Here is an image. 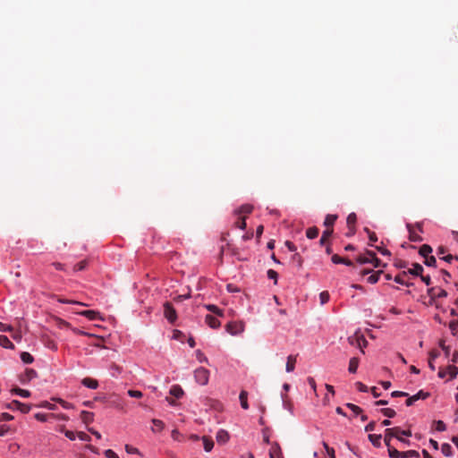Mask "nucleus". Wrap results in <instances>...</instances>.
<instances>
[{
    "label": "nucleus",
    "mask_w": 458,
    "mask_h": 458,
    "mask_svg": "<svg viewBox=\"0 0 458 458\" xmlns=\"http://www.w3.org/2000/svg\"><path fill=\"white\" fill-rule=\"evenodd\" d=\"M403 434L405 437H411V431L410 429L404 430L399 427H394L391 428H386L385 430L384 441L386 445L387 446L388 455L390 458H402V452H399L397 449L393 447L390 444L391 439L393 438V435Z\"/></svg>",
    "instance_id": "1"
},
{
    "label": "nucleus",
    "mask_w": 458,
    "mask_h": 458,
    "mask_svg": "<svg viewBox=\"0 0 458 458\" xmlns=\"http://www.w3.org/2000/svg\"><path fill=\"white\" fill-rule=\"evenodd\" d=\"M194 377L199 385L205 386L208 382L209 371L207 369L200 367L195 370Z\"/></svg>",
    "instance_id": "2"
},
{
    "label": "nucleus",
    "mask_w": 458,
    "mask_h": 458,
    "mask_svg": "<svg viewBox=\"0 0 458 458\" xmlns=\"http://www.w3.org/2000/svg\"><path fill=\"white\" fill-rule=\"evenodd\" d=\"M164 316L170 323H174L177 319L176 310L168 301L164 303Z\"/></svg>",
    "instance_id": "3"
},
{
    "label": "nucleus",
    "mask_w": 458,
    "mask_h": 458,
    "mask_svg": "<svg viewBox=\"0 0 458 458\" xmlns=\"http://www.w3.org/2000/svg\"><path fill=\"white\" fill-rule=\"evenodd\" d=\"M6 408L10 410H19L22 413L30 412L31 406L27 403H21L20 401L13 400L12 403L6 404Z\"/></svg>",
    "instance_id": "4"
},
{
    "label": "nucleus",
    "mask_w": 458,
    "mask_h": 458,
    "mask_svg": "<svg viewBox=\"0 0 458 458\" xmlns=\"http://www.w3.org/2000/svg\"><path fill=\"white\" fill-rule=\"evenodd\" d=\"M446 375H449L450 378L453 379L458 375V368L454 365H449L445 369H440L438 371L439 377H445Z\"/></svg>",
    "instance_id": "5"
},
{
    "label": "nucleus",
    "mask_w": 458,
    "mask_h": 458,
    "mask_svg": "<svg viewBox=\"0 0 458 458\" xmlns=\"http://www.w3.org/2000/svg\"><path fill=\"white\" fill-rule=\"evenodd\" d=\"M349 343L352 345H358L361 350L367 344V341L362 335L356 333L354 335L348 338Z\"/></svg>",
    "instance_id": "6"
},
{
    "label": "nucleus",
    "mask_w": 458,
    "mask_h": 458,
    "mask_svg": "<svg viewBox=\"0 0 458 458\" xmlns=\"http://www.w3.org/2000/svg\"><path fill=\"white\" fill-rule=\"evenodd\" d=\"M225 327L226 331L232 335H238L243 331V326L237 322H229Z\"/></svg>",
    "instance_id": "7"
},
{
    "label": "nucleus",
    "mask_w": 458,
    "mask_h": 458,
    "mask_svg": "<svg viewBox=\"0 0 458 458\" xmlns=\"http://www.w3.org/2000/svg\"><path fill=\"white\" fill-rule=\"evenodd\" d=\"M76 314L86 317L89 320L102 319L100 313L96 310H82L75 312Z\"/></svg>",
    "instance_id": "8"
},
{
    "label": "nucleus",
    "mask_w": 458,
    "mask_h": 458,
    "mask_svg": "<svg viewBox=\"0 0 458 458\" xmlns=\"http://www.w3.org/2000/svg\"><path fill=\"white\" fill-rule=\"evenodd\" d=\"M356 221H357V216H356L355 213L349 214V216H347V219H346L347 225L350 229V233H347L348 236L352 235L354 233V225L356 224Z\"/></svg>",
    "instance_id": "9"
},
{
    "label": "nucleus",
    "mask_w": 458,
    "mask_h": 458,
    "mask_svg": "<svg viewBox=\"0 0 458 458\" xmlns=\"http://www.w3.org/2000/svg\"><path fill=\"white\" fill-rule=\"evenodd\" d=\"M428 294L431 297V298H445L447 296V293L445 290L444 289H438L437 292H436V289L435 288H429L428 290Z\"/></svg>",
    "instance_id": "10"
},
{
    "label": "nucleus",
    "mask_w": 458,
    "mask_h": 458,
    "mask_svg": "<svg viewBox=\"0 0 458 458\" xmlns=\"http://www.w3.org/2000/svg\"><path fill=\"white\" fill-rule=\"evenodd\" d=\"M38 377L36 370L33 369H26L24 376L21 378V383L30 381L31 379Z\"/></svg>",
    "instance_id": "11"
},
{
    "label": "nucleus",
    "mask_w": 458,
    "mask_h": 458,
    "mask_svg": "<svg viewBox=\"0 0 458 458\" xmlns=\"http://www.w3.org/2000/svg\"><path fill=\"white\" fill-rule=\"evenodd\" d=\"M407 229L409 231V239L411 242H422V240H423L422 237L413 231V226L411 225L408 224Z\"/></svg>",
    "instance_id": "12"
},
{
    "label": "nucleus",
    "mask_w": 458,
    "mask_h": 458,
    "mask_svg": "<svg viewBox=\"0 0 458 458\" xmlns=\"http://www.w3.org/2000/svg\"><path fill=\"white\" fill-rule=\"evenodd\" d=\"M412 268L408 269L407 274H411L416 276H420L423 273V267L420 265L419 263H413Z\"/></svg>",
    "instance_id": "13"
},
{
    "label": "nucleus",
    "mask_w": 458,
    "mask_h": 458,
    "mask_svg": "<svg viewBox=\"0 0 458 458\" xmlns=\"http://www.w3.org/2000/svg\"><path fill=\"white\" fill-rule=\"evenodd\" d=\"M81 384L84 386L89 387L90 389H97L98 386V380L93 379L91 377H85V378H83L82 381H81Z\"/></svg>",
    "instance_id": "14"
},
{
    "label": "nucleus",
    "mask_w": 458,
    "mask_h": 458,
    "mask_svg": "<svg viewBox=\"0 0 458 458\" xmlns=\"http://www.w3.org/2000/svg\"><path fill=\"white\" fill-rule=\"evenodd\" d=\"M205 321L211 328H217L220 327V321L212 315H207Z\"/></svg>",
    "instance_id": "15"
},
{
    "label": "nucleus",
    "mask_w": 458,
    "mask_h": 458,
    "mask_svg": "<svg viewBox=\"0 0 458 458\" xmlns=\"http://www.w3.org/2000/svg\"><path fill=\"white\" fill-rule=\"evenodd\" d=\"M296 356L294 355H289L287 357V361H286V367H285V369L287 372H293L295 369V365H296Z\"/></svg>",
    "instance_id": "16"
},
{
    "label": "nucleus",
    "mask_w": 458,
    "mask_h": 458,
    "mask_svg": "<svg viewBox=\"0 0 458 458\" xmlns=\"http://www.w3.org/2000/svg\"><path fill=\"white\" fill-rule=\"evenodd\" d=\"M366 254L371 258L369 263H371L375 267H379L381 266L385 267V265L382 264L381 260L376 256L375 252L371 250H367Z\"/></svg>",
    "instance_id": "17"
},
{
    "label": "nucleus",
    "mask_w": 458,
    "mask_h": 458,
    "mask_svg": "<svg viewBox=\"0 0 458 458\" xmlns=\"http://www.w3.org/2000/svg\"><path fill=\"white\" fill-rule=\"evenodd\" d=\"M241 406L244 410L249 409V403H248V392L245 390H242L239 395Z\"/></svg>",
    "instance_id": "18"
},
{
    "label": "nucleus",
    "mask_w": 458,
    "mask_h": 458,
    "mask_svg": "<svg viewBox=\"0 0 458 458\" xmlns=\"http://www.w3.org/2000/svg\"><path fill=\"white\" fill-rule=\"evenodd\" d=\"M253 210V207L250 204H245L240 207L237 210H235L236 215H248L250 214Z\"/></svg>",
    "instance_id": "19"
},
{
    "label": "nucleus",
    "mask_w": 458,
    "mask_h": 458,
    "mask_svg": "<svg viewBox=\"0 0 458 458\" xmlns=\"http://www.w3.org/2000/svg\"><path fill=\"white\" fill-rule=\"evenodd\" d=\"M170 394L179 399L183 395V390L179 385H174L170 389Z\"/></svg>",
    "instance_id": "20"
},
{
    "label": "nucleus",
    "mask_w": 458,
    "mask_h": 458,
    "mask_svg": "<svg viewBox=\"0 0 458 458\" xmlns=\"http://www.w3.org/2000/svg\"><path fill=\"white\" fill-rule=\"evenodd\" d=\"M94 414L88 411H82L81 412V419L86 424H89L93 421Z\"/></svg>",
    "instance_id": "21"
},
{
    "label": "nucleus",
    "mask_w": 458,
    "mask_h": 458,
    "mask_svg": "<svg viewBox=\"0 0 458 458\" xmlns=\"http://www.w3.org/2000/svg\"><path fill=\"white\" fill-rule=\"evenodd\" d=\"M229 439V434L225 430H219L216 434V441L219 444H225Z\"/></svg>",
    "instance_id": "22"
},
{
    "label": "nucleus",
    "mask_w": 458,
    "mask_h": 458,
    "mask_svg": "<svg viewBox=\"0 0 458 458\" xmlns=\"http://www.w3.org/2000/svg\"><path fill=\"white\" fill-rule=\"evenodd\" d=\"M0 345L6 349H14L13 344L8 339L7 336L0 335Z\"/></svg>",
    "instance_id": "23"
},
{
    "label": "nucleus",
    "mask_w": 458,
    "mask_h": 458,
    "mask_svg": "<svg viewBox=\"0 0 458 458\" xmlns=\"http://www.w3.org/2000/svg\"><path fill=\"white\" fill-rule=\"evenodd\" d=\"M336 219H337V216L336 215L329 214L325 218L324 225L327 228H333V225H334L335 222L336 221Z\"/></svg>",
    "instance_id": "24"
},
{
    "label": "nucleus",
    "mask_w": 458,
    "mask_h": 458,
    "mask_svg": "<svg viewBox=\"0 0 458 458\" xmlns=\"http://www.w3.org/2000/svg\"><path fill=\"white\" fill-rule=\"evenodd\" d=\"M270 458H280L282 455L281 448L277 443H275L270 451Z\"/></svg>",
    "instance_id": "25"
},
{
    "label": "nucleus",
    "mask_w": 458,
    "mask_h": 458,
    "mask_svg": "<svg viewBox=\"0 0 458 458\" xmlns=\"http://www.w3.org/2000/svg\"><path fill=\"white\" fill-rule=\"evenodd\" d=\"M359 366V360L358 358H352L349 361V368L348 370L350 373H355L357 371Z\"/></svg>",
    "instance_id": "26"
},
{
    "label": "nucleus",
    "mask_w": 458,
    "mask_h": 458,
    "mask_svg": "<svg viewBox=\"0 0 458 458\" xmlns=\"http://www.w3.org/2000/svg\"><path fill=\"white\" fill-rule=\"evenodd\" d=\"M382 438L381 435H376V434H369V439L372 443L374 446L379 447L381 443L380 440Z\"/></svg>",
    "instance_id": "27"
},
{
    "label": "nucleus",
    "mask_w": 458,
    "mask_h": 458,
    "mask_svg": "<svg viewBox=\"0 0 458 458\" xmlns=\"http://www.w3.org/2000/svg\"><path fill=\"white\" fill-rule=\"evenodd\" d=\"M432 252V248L428 244H423L419 250V253L425 259L429 257L428 255Z\"/></svg>",
    "instance_id": "28"
},
{
    "label": "nucleus",
    "mask_w": 458,
    "mask_h": 458,
    "mask_svg": "<svg viewBox=\"0 0 458 458\" xmlns=\"http://www.w3.org/2000/svg\"><path fill=\"white\" fill-rule=\"evenodd\" d=\"M318 233H319V230L317 227H315V226L310 227L306 231V236L309 239H315L318 237Z\"/></svg>",
    "instance_id": "29"
},
{
    "label": "nucleus",
    "mask_w": 458,
    "mask_h": 458,
    "mask_svg": "<svg viewBox=\"0 0 458 458\" xmlns=\"http://www.w3.org/2000/svg\"><path fill=\"white\" fill-rule=\"evenodd\" d=\"M383 274V271L382 270H378L373 274H371L368 278H367V282L369 283V284H376L377 283V281L379 280V276L380 275Z\"/></svg>",
    "instance_id": "30"
},
{
    "label": "nucleus",
    "mask_w": 458,
    "mask_h": 458,
    "mask_svg": "<svg viewBox=\"0 0 458 458\" xmlns=\"http://www.w3.org/2000/svg\"><path fill=\"white\" fill-rule=\"evenodd\" d=\"M439 352H435V351H432L430 353H429V358H428V367L430 368L431 370H435L436 368H435V365H434V360L438 356Z\"/></svg>",
    "instance_id": "31"
},
{
    "label": "nucleus",
    "mask_w": 458,
    "mask_h": 458,
    "mask_svg": "<svg viewBox=\"0 0 458 458\" xmlns=\"http://www.w3.org/2000/svg\"><path fill=\"white\" fill-rule=\"evenodd\" d=\"M21 360L26 364H30L33 362L34 358L30 353L23 352L21 353Z\"/></svg>",
    "instance_id": "32"
},
{
    "label": "nucleus",
    "mask_w": 458,
    "mask_h": 458,
    "mask_svg": "<svg viewBox=\"0 0 458 458\" xmlns=\"http://www.w3.org/2000/svg\"><path fill=\"white\" fill-rule=\"evenodd\" d=\"M441 452L446 457L452 456V454H453L452 446L449 444L445 443L441 446Z\"/></svg>",
    "instance_id": "33"
},
{
    "label": "nucleus",
    "mask_w": 458,
    "mask_h": 458,
    "mask_svg": "<svg viewBox=\"0 0 458 458\" xmlns=\"http://www.w3.org/2000/svg\"><path fill=\"white\" fill-rule=\"evenodd\" d=\"M202 440H203V445H204L205 451L206 452H210L212 450L213 446H214V442L211 439H209V438H208L206 437H203Z\"/></svg>",
    "instance_id": "34"
},
{
    "label": "nucleus",
    "mask_w": 458,
    "mask_h": 458,
    "mask_svg": "<svg viewBox=\"0 0 458 458\" xmlns=\"http://www.w3.org/2000/svg\"><path fill=\"white\" fill-rule=\"evenodd\" d=\"M407 276V272H406V271H403V273H401V274H399V275L395 276V277L394 278V282H396V283H398V284H405V285L409 286L410 284H409L408 283H406V282L404 281V279H403V278H404V276Z\"/></svg>",
    "instance_id": "35"
},
{
    "label": "nucleus",
    "mask_w": 458,
    "mask_h": 458,
    "mask_svg": "<svg viewBox=\"0 0 458 458\" xmlns=\"http://www.w3.org/2000/svg\"><path fill=\"white\" fill-rule=\"evenodd\" d=\"M380 412L387 418H394L396 415L395 411L391 408H383L380 410Z\"/></svg>",
    "instance_id": "36"
},
{
    "label": "nucleus",
    "mask_w": 458,
    "mask_h": 458,
    "mask_svg": "<svg viewBox=\"0 0 458 458\" xmlns=\"http://www.w3.org/2000/svg\"><path fill=\"white\" fill-rule=\"evenodd\" d=\"M206 308H207L208 310L215 313L216 315H217L219 317H223V315H224L222 310H220L216 305L209 304V305H207Z\"/></svg>",
    "instance_id": "37"
},
{
    "label": "nucleus",
    "mask_w": 458,
    "mask_h": 458,
    "mask_svg": "<svg viewBox=\"0 0 458 458\" xmlns=\"http://www.w3.org/2000/svg\"><path fill=\"white\" fill-rule=\"evenodd\" d=\"M57 301L61 303L76 304V305H80V306H88V304H86L84 302H81V301H73V300L64 299V298H58Z\"/></svg>",
    "instance_id": "38"
},
{
    "label": "nucleus",
    "mask_w": 458,
    "mask_h": 458,
    "mask_svg": "<svg viewBox=\"0 0 458 458\" xmlns=\"http://www.w3.org/2000/svg\"><path fill=\"white\" fill-rule=\"evenodd\" d=\"M435 429L438 432H444L446 430V426L443 420H435Z\"/></svg>",
    "instance_id": "39"
},
{
    "label": "nucleus",
    "mask_w": 458,
    "mask_h": 458,
    "mask_svg": "<svg viewBox=\"0 0 458 458\" xmlns=\"http://www.w3.org/2000/svg\"><path fill=\"white\" fill-rule=\"evenodd\" d=\"M152 423L154 425V427L152 428L153 431H160L164 428V422L160 420L154 419L152 420Z\"/></svg>",
    "instance_id": "40"
},
{
    "label": "nucleus",
    "mask_w": 458,
    "mask_h": 458,
    "mask_svg": "<svg viewBox=\"0 0 458 458\" xmlns=\"http://www.w3.org/2000/svg\"><path fill=\"white\" fill-rule=\"evenodd\" d=\"M449 328L454 335L458 336V320H453L449 324Z\"/></svg>",
    "instance_id": "41"
},
{
    "label": "nucleus",
    "mask_w": 458,
    "mask_h": 458,
    "mask_svg": "<svg viewBox=\"0 0 458 458\" xmlns=\"http://www.w3.org/2000/svg\"><path fill=\"white\" fill-rule=\"evenodd\" d=\"M419 457V453L415 450L402 452V458Z\"/></svg>",
    "instance_id": "42"
},
{
    "label": "nucleus",
    "mask_w": 458,
    "mask_h": 458,
    "mask_svg": "<svg viewBox=\"0 0 458 458\" xmlns=\"http://www.w3.org/2000/svg\"><path fill=\"white\" fill-rule=\"evenodd\" d=\"M246 216H242L239 217L238 221L235 223V226L243 230L246 228Z\"/></svg>",
    "instance_id": "43"
},
{
    "label": "nucleus",
    "mask_w": 458,
    "mask_h": 458,
    "mask_svg": "<svg viewBox=\"0 0 458 458\" xmlns=\"http://www.w3.org/2000/svg\"><path fill=\"white\" fill-rule=\"evenodd\" d=\"M87 265H88V261L86 259L81 260L74 266L73 270L74 271H82L86 268Z\"/></svg>",
    "instance_id": "44"
},
{
    "label": "nucleus",
    "mask_w": 458,
    "mask_h": 458,
    "mask_svg": "<svg viewBox=\"0 0 458 458\" xmlns=\"http://www.w3.org/2000/svg\"><path fill=\"white\" fill-rule=\"evenodd\" d=\"M54 401L57 402L58 403H60L64 409H72L73 408V405L72 403H68L61 398H54L53 399Z\"/></svg>",
    "instance_id": "45"
},
{
    "label": "nucleus",
    "mask_w": 458,
    "mask_h": 458,
    "mask_svg": "<svg viewBox=\"0 0 458 458\" xmlns=\"http://www.w3.org/2000/svg\"><path fill=\"white\" fill-rule=\"evenodd\" d=\"M430 394L428 392H424L423 390H420L416 394H414L415 398L418 400H425L429 397Z\"/></svg>",
    "instance_id": "46"
},
{
    "label": "nucleus",
    "mask_w": 458,
    "mask_h": 458,
    "mask_svg": "<svg viewBox=\"0 0 458 458\" xmlns=\"http://www.w3.org/2000/svg\"><path fill=\"white\" fill-rule=\"evenodd\" d=\"M17 394H19L21 397L27 398L30 396V392L29 390L21 389V388H15L13 390Z\"/></svg>",
    "instance_id": "47"
},
{
    "label": "nucleus",
    "mask_w": 458,
    "mask_h": 458,
    "mask_svg": "<svg viewBox=\"0 0 458 458\" xmlns=\"http://www.w3.org/2000/svg\"><path fill=\"white\" fill-rule=\"evenodd\" d=\"M292 261L295 263L299 267L302 266V259L299 253H294L293 255Z\"/></svg>",
    "instance_id": "48"
},
{
    "label": "nucleus",
    "mask_w": 458,
    "mask_h": 458,
    "mask_svg": "<svg viewBox=\"0 0 458 458\" xmlns=\"http://www.w3.org/2000/svg\"><path fill=\"white\" fill-rule=\"evenodd\" d=\"M346 407H348L351 411H352L355 414H360L362 412V410L358 405H355L353 403H346Z\"/></svg>",
    "instance_id": "49"
},
{
    "label": "nucleus",
    "mask_w": 458,
    "mask_h": 458,
    "mask_svg": "<svg viewBox=\"0 0 458 458\" xmlns=\"http://www.w3.org/2000/svg\"><path fill=\"white\" fill-rule=\"evenodd\" d=\"M38 407L40 408H46V409H48V410H51V411H54L56 409V406L55 404H53V403H48L47 401H44L42 402L40 404L38 405Z\"/></svg>",
    "instance_id": "50"
},
{
    "label": "nucleus",
    "mask_w": 458,
    "mask_h": 458,
    "mask_svg": "<svg viewBox=\"0 0 458 458\" xmlns=\"http://www.w3.org/2000/svg\"><path fill=\"white\" fill-rule=\"evenodd\" d=\"M436 258L434 256H429L425 259L424 264L428 267H436Z\"/></svg>",
    "instance_id": "51"
},
{
    "label": "nucleus",
    "mask_w": 458,
    "mask_h": 458,
    "mask_svg": "<svg viewBox=\"0 0 458 458\" xmlns=\"http://www.w3.org/2000/svg\"><path fill=\"white\" fill-rule=\"evenodd\" d=\"M356 260L360 264H367V263L370 262L371 258L369 255L366 254L365 256H359V257H357Z\"/></svg>",
    "instance_id": "52"
},
{
    "label": "nucleus",
    "mask_w": 458,
    "mask_h": 458,
    "mask_svg": "<svg viewBox=\"0 0 458 458\" xmlns=\"http://www.w3.org/2000/svg\"><path fill=\"white\" fill-rule=\"evenodd\" d=\"M329 297L330 296H329L328 292L324 291V292L320 293L319 299H320L321 304L327 303L329 301Z\"/></svg>",
    "instance_id": "53"
},
{
    "label": "nucleus",
    "mask_w": 458,
    "mask_h": 458,
    "mask_svg": "<svg viewBox=\"0 0 458 458\" xmlns=\"http://www.w3.org/2000/svg\"><path fill=\"white\" fill-rule=\"evenodd\" d=\"M127 393L132 398H141L143 396L142 392L138 391V390H131V389Z\"/></svg>",
    "instance_id": "54"
},
{
    "label": "nucleus",
    "mask_w": 458,
    "mask_h": 458,
    "mask_svg": "<svg viewBox=\"0 0 458 458\" xmlns=\"http://www.w3.org/2000/svg\"><path fill=\"white\" fill-rule=\"evenodd\" d=\"M57 324L60 328H72V326L70 323H68L67 321L61 319V318H59L57 320Z\"/></svg>",
    "instance_id": "55"
},
{
    "label": "nucleus",
    "mask_w": 458,
    "mask_h": 458,
    "mask_svg": "<svg viewBox=\"0 0 458 458\" xmlns=\"http://www.w3.org/2000/svg\"><path fill=\"white\" fill-rule=\"evenodd\" d=\"M333 232H334V229L333 228H327L323 233H322V237L324 239H326L327 241H328V239L331 237V235L333 234Z\"/></svg>",
    "instance_id": "56"
},
{
    "label": "nucleus",
    "mask_w": 458,
    "mask_h": 458,
    "mask_svg": "<svg viewBox=\"0 0 458 458\" xmlns=\"http://www.w3.org/2000/svg\"><path fill=\"white\" fill-rule=\"evenodd\" d=\"M47 414L45 413H36L34 415L35 419L38 421L45 422L47 420Z\"/></svg>",
    "instance_id": "57"
},
{
    "label": "nucleus",
    "mask_w": 458,
    "mask_h": 458,
    "mask_svg": "<svg viewBox=\"0 0 458 458\" xmlns=\"http://www.w3.org/2000/svg\"><path fill=\"white\" fill-rule=\"evenodd\" d=\"M13 420V416L9 414V413H7V412H3L0 415V421H4V420L9 421V420Z\"/></svg>",
    "instance_id": "58"
},
{
    "label": "nucleus",
    "mask_w": 458,
    "mask_h": 458,
    "mask_svg": "<svg viewBox=\"0 0 458 458\" xmlns=\"http://www.w3.org/2000/svg\"><path fill=\"white\" fill-rule=\"evenodd\" d=\"M323 445L327 453V454L331 457V458H335V450L332 448V447H329L327 443H323Z\"/></svg>",
    "instance_id": "59"
},
{
    "label": "nucleus",
    "mask_w": 458,
    "mask_h": 458,
    "mask_svg": "<svg viewBox=\"0 0 458 458\" xmlns=\"http://www.w3.org/2000/svg\"><path fill=\"white\" fill-rule=\"evenodd\" d=\"M105 456L106 458H119V456L111 449H107L105 451Z\"/></svg>",
    "instance_id": "60"
},
{
    "label": "nucleus",
    "mask_w": 458,
    "mask_h": 458,
    "mask_svg": "<svg viewBox=\"0 0 458 458\" xmlns=\"http://www.w3.org/2000/svg\"><path fill=\"white\" fill-rule=\"evenodd\" d=\"M10 430V427L7 425H0V437L5 436Z\"/></svg>",
    "instance_id": "61"
},
{
    "label": "nucleus",
    "mask_w": 458,
    "mask_h": 458,
    "mask_svg": "<svg viewBox=\"0 0 458 458\" xmlns=\"http://www.w3.org/2000/svg\"><path fill=\"white\" fill-rule=\"evenodd\" d=\"M277 272L273 270V269H269L267 271V277L269 279H274L275 280V283H276V279H277Z\"/></svg>",
    "instance_id": "62"
},
{
    "label": "nucleus",
    "mask_w": 458,
    "mask_h": 458,
    "mask_svg": "<svg viewBox=\"0 0 458 458\" xmlns=\"http://www.w3.org/2000/svg\"><path fill=\"white\" fill-rule=\"evenodd\" d=\"M0 331L1 332H11V331H13V327L0 322Z\"/></svg>",
    "instance_id": "63"
},
{
    "label": "nucleus",
    "mask_w": 458,
    "mask_h": 458,
    "mask_svg": "<svg viewBox=\"0 0 458 458\" xmlns=\"http://www.w3.org/2000/svg\"><path fill=\"white\" fill-rule=\"evenodd\" d=\"M125 451L128 453V454H139V450L138 448L136 447H133L130 445H125Z\"/></svg>",
    "instance_id": "64"
}]
</instances>
